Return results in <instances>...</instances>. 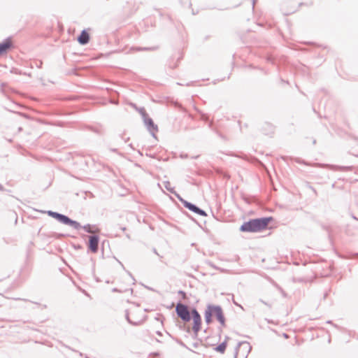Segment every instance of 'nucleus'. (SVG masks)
Here are the masks:
<instances>
[{
    "label": "nucleus",
    "instance_id": "obj_1",
    "mask_svg": "<svg viewBox=\"0 0 358 358\" xmlns=\"http://www.w3.org/2000/svg\"><path fill=\"white\" fill-rule=\"evenodd\" d=\"M176 311L178 316L184 322H189L191 320L190 313L186 305L178 303Z\"/></svg>",
    "mask_w": 358,
    "mask_h": 358
},
{
    "label": "nucleus",
    "instance_id": "obj_2",
    "mask_svg": "<svg viewBox=\"0 0 358 358\" xmlns=\"http://www.w3.org/2000/svg\"><path fill=\"white\" fill-rule=\"evenodd\" d=\"M250 350V346L248 343H239L236 349L234 358H247Z\"/></svg>",
    "mask_w": 358,
    "mask_h": 358
},
{
    "label": "nucleus",
    "instance_id": "obj_3",
    "mask_svg": "<svg viewBox=\"0 0 358 358\" xmlns=\"http://www.w3.org/2000/svg\"><path fill=\"white\" fill-rule=\"evenodd\" d=\"M213 314L215 315L217 321L220 323L221 327H225V317L224 316L222 308L220 306H215L210 304Z\"/></svg>",
    "mask_w": 358,
    "mask_h": 358
},
{
    "label": "nucleus",
    "instance_id": "obj_4",
    "mask_svg": "<svg viewBox=\"0 0 358 358\" xmlns=\"http://www.w3.org/2000/svg\"><path fill=\"white\" fill-rule=\"evenodd\" d=\"M272 220V217H265L253 219L257 232L265 229L267 227L270 221H271Z\"/></svg>",
    "mask_w": 358,
    "mask_h": 358
},
{
    "label": "nucleus",
    "instance_id": "obj_5",
    "mask_svg": "<svg viewBox=\"0 0 358 358\" xmlns=\"http://www.w3.org/2000/svg\"><path fill=\"white\" fill-rule=\"evenodd\" d=\"M192 315L193 319V327L192 330L195 335L198 334V332L201 329V317L199 312L196 309L192 310Z\"/></svg>",
    "mask_w": 358,
    "mask_h": 358
},
{
    "label": "nucleus",
    "instance_id": "obj_6",
    "mask_svg": "<svg viewBox=\"0 0 358 358\" xmlns=\"http://www.w3.org/2000/svg\"><path fill=\"white\" fill-rule=\"evenodd\" d=\"M181 201H182L184 206L186 207L187 208H188L189 210H191L199 215H202V216L207 215L206 213L203 210L199 208L194 204L189 203L187 201H182V199H181Z\"/></svg>",
    "mask_w": 358,
    "mask_h": 358
},
{
    "label": "nucleus",
    "instance_id": "obj_7",
    "mask_svg": "<svg viewBox=\"0 0 358 358\" xmlns=\"http://www.w3.org/2000/svg\"><path fill=\"white\" fill-rule=\"evenodd\" d=\"M240 231L243 232H257L253 219L244 222L241 226Z\"/></svg>",
    "mask_w": 358,
    "mask_h": 358
},
{
    "label": "nucleus",
    "instance_id": "obj_8",
    "mask_svg": "<svg viewBox=\"0 0 358 358\" xmlns=\"http://www.w3.org/2000/svg\"><path fill=\"white\" fill-rule=\"evenodd\" d=\"M143 120L147 129L155 136V134L158 131L157 126L154 124L152 120L148 116L145 117Z\"/></svg>",
    "mask_w": 358,
    "mask_h": 358
},
{
    "label": "nucleus",
    "instance_id": "obj_9",
    "mask_svg": "<svg viewBox=\"0 0 358 358\" xmlns=\"http://www.w3.org/2000/svg\"><path fill=\"white\" fill-rule=\"evenodd\" d=\"M99 238L96 235L90 236L89 238V249L94 253L98 251Z\"/></svg>",
    "mask_w": 358,
    "mask_h": 358
},
{
    "label": "nucleus",
    "instance_id": "obj_10",
    "mask_svg": "<svg viewBox=\"0 0 358 358\" xmlns=\"http://www.w3.org/2000/svg\"><path fill=\"white\" fill-rule=\"evenodd\" d=\"M47 213H48V215L57 219L59 222L64 224H66V223L69 219V217H67L64 215L60 214L59 213H57V212L48 210Z\"/></svg>",
    "mask_w": 358,
    "mask_h": 358
},
{
    "label": "nucleus",
    "instance_id": "obj_11",
    "mask_svg": "<svg viewBox=\"0 0 358 358\" xmlns=\"http://www.w3.org/2000/svg\"><path fill=\"white\" fill-rule=\"evenodd\" d=\"M89 41H90L89 34L87 32L86 30H83L80 35L78 38V41L81 45H85L89 42Z\"/></svg>",
    "mask_w": 358,
    "mask_h": 358
},
{
    "label": "nucleus",
    "instance_id": "obj_12",
    "mask_svg": "<svg viewBox=\"0 0 358 358\" xmlns=\"http://www.w3.org/2000/svg\"><path fill=\"white\" fill-rule=\"evenodd\" d=\"M212 315H213V313H212V310L210 309V304H208L207 306V308L205 310V313H204V317H205V321L207 324H210L212 321Z\"/></svg>",
    "mask_w": 358,
    "mask_h": 358
},
{
    "label": "nucleus",
    "instance_id": "obj_13",
    "mask_svg": "<svg viewBox=\"0 0 358 358\" xmlns=\"http://www.w3.org/2000/svg\"><path fill=\"white\" fill-rule=\"evenodd\" d=\"M11 42L10 39L7 38L4 42L0 44V54L6 52L7 49L10 48Z\"/></svg>",
    "mask_w": 358,
    "mask_h": 358
},
{
    "label": "nucleus",
    "instance_id": "obj_14",
    "mask_svg": "<svg viewBox=\"0 0 358 358\" xmlns=\"http://www.w3.org/2000/svg\"><path fill=\"white\" fill-rule=\"evenodd\" d=\"M227 339H229V337H226L225 338V340L222 343H220L218 346H217L215 348V350L217 352H219L220 353H224L225 350H226V348H227Z\"/></svg>",
    "mask_w": 358,
    "mask_h": 358
},
{
    "label": "nucleus",
    "instance_id": "obj_15",
    "mask_svg": "<svg viewBox=\"0 0 358 358\" xmlns=\"http://www.w3.org/2000/svg\"><path fill=\"white\" fill-rule=\"evenodd\" d=\"M66 224L71 226L75 229H79L80 228H81V225L79 222H78L75 220H72L69 217Z\"/></svg>",
    "mask_w": 358,
    "mask_h": 358
},
{
    "label": "nucleus",
    "instance_id": "obj_16",
    "mask_svg": "<svg viewBox=\"0 0 358 358\" xmlns=\"http://www.w3.org/2000/svg\"><path fill=\"white\" fill-rule=\"evenodd\" d=\"M156 48H131V50H136V51H142V50H154Z\"/></svg>",
    "mask_w": 358,
    "mask_h": 358
},
{
    "label": "nucleus",
    "instance_id": "obj_17",
    "mask_svg": "<svg viewBox=\"0 0 358 358\" xmlns=\"http://www.w3.org/2000/svg\"><path fill=\"white\" fill-rule=\"evenodd\" d=\"M165 188L171 193H173V188L171 187V182L169 181L164 182Z\"/></svg>",
    "mask_w": 358,
    "mask_h": 358
},
{
    "label": "nucleus",
    "instance_id": "obj_18",
    "mask_svg": "<svg viewBox=\"0 0 358 358\" xmlns=\"http://www.w3.org/2000/svg\"><path fill=\"white\" fill-rule=\"evenodd\" d=\"M138 111L140 113V114L142 115V117H143V119L148 116V114L145 110V108L143 107L142 108H140L138 109Z\"/></svg>",
    "mask_w": 358,
    "mask_h": 358
},
{
    "label": "nucleus",
    "instance_id": "obj_19",
    "mask_svg": "<svg viewBox=\"0 0 358 358\" xmlns=\"http://www.w3.org/2000/svg\"><path fill=\"white\" fill-rule=\"evenodd\" d=\"M83 229L88 233H93L94 231L91 229L90 224H86L83 227Z\"/></svg>",
    "mask_w": 358,
    "mask_h": 358
},
{
    "label": "nucleus",
    "instance_id": "obj_20",
    "mask_svg": "<svg viewBox=\"0 0 358 358\" xmlns=\"http://www.w3.org/2000/svg\"><path fill=\"white\" fill-rule=\"evenodd\" d=\"M126 318H127V321H128L129 323H131V324H135V325H136V324H138V322H137V321H133V320H131L130 319V317H129V313H126Z\"/></svg>",
    "mask_w": 358,
    "mask_h": 358
},
{
    "label": "nucleus",
    "instance_id": "obj_21",
    "mask_svg": "<svg viewBox=\"0 0 358 358\" xmlns=\"http://www.w3.org/2000/svg\"><path fill=\"white\" fill-rule=\"evenodd\" d=\"M10 71L11 73L21 74L20 71L17 69H16V68L11 69Z\"/></svg>",
    "mask_w": 358,
    "mask_h": 358
},
{
    "label": "nucleus",
    "instance_id": "obj_22",
    "mask_svg": "<svg viewBox=\"0 0 358 358\" xmlns=\"http://www.w3.org/2000/svg\"><path fill=\"white\" fill-rule=\"evenodd\" d=\"M42 62L41 61H38V62H35V64L36 66L38 67V68H41V66H42Z\"/></svg>",
    "mask_w": 358,
    "mask_h": 358
},
{
    "label": "nucleus",
    "instance_id": "obj_23",
    "mask_svg": "<svg viewBox=\"0 0 358 358\" xmlns=\"http://www.w3.org/2000/svg\"><path fill=\"white\" fill-rule=\"evenodd\" d=\"M178 294H180L183 299H185L186 297V294L185 292L182 291V290H180L178 292Z\"/></svg>",
    "mask_w": 358,
    "mask_h": 358
},
{
    "label": "nucleus",
    "instance_id": "obj_24",
    "mask_svg": "<svg viewBox=\"0 0 358 358\" xmlns=\"http://www.w3.org/2000/svg\"><path fill=\"white\" fill-rule=\"evenodd\" d=\"M156 334H157L159 336H162V332H161V331H157L156 332Z\"/></svg>",
    "mask_w": 358,
    "mask_h": 358
},
{
    "label": "nucleus",
    "instance_id": "obj_25",
    "mask_svg": "<svg viewBox=\"0 0 358 358\" xmlns=\"http://www.w3.org/2000/svg\"><path fill=\"white\" fill-rule=\"evenodd\" d=\"M296 162H298V163H303V164H305L304 162H301V160H299V159L296 160Z\"/></svg>",
    "mask_w": 358,
    "mask_h": 358
},
{
    "label": "nucleus",
    "instance_id": "obj_26",
    "mask_svg": "<svg viewBox=\"0 0 358 358\" xmlns=\"http://www.w3.org/2000/svg\"><path fill=\"white\" fill-rule=\"evenodd\" d=\"M252 7H253V8L255 7V1H253V5H252Z\"/></svg>",
    "mask_w": 358,
    "mask_h": 358
},
{
    "label": "nucleus",
    "instance_id": "obj_27",
    "mask_svg": "<svg viewBox=\"0 0 358 358\" xmlns=\"http://www.w3.org/2000/svg\"><path fill=\"white\" fill-rule=\"evenodd\" d=\"M284 337H286V338L287 337L286 334H284Z\"/></svg>",
    "mask_w": 358,
    "mask_h": 358
},
{
    "label": "nucleus",
    "instance_id": "obj_28",
    "mask_svg": "<svg viewBox=\"0 0 358 358\" xmlns=\"http://www.w3.org/2000/svg\"><path fill=\"white\" fill-rule=\"evenodd\" d=\"M357 255H358V254H357Z\"/></svg>",
    "mask_w": 358,
    "mask_h": 358
}]
</instances>
